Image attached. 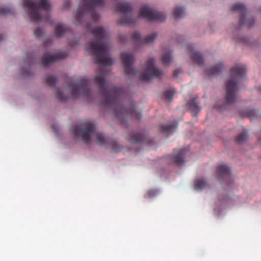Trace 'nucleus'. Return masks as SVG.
<instances>
[{"mask_svg": "<svg viewBox=\"0 0 261 261\" xmlns=\"http://www.w3.org/2000/svg\"><path fill=\"white\" fill-rule=\"evenodd\" d=\"M130 143H140L145 141V137L143 135L138 133H132L128 139Z\"/></svg>", "mask_w": 261, "mask_h": 261, "instance_id": "nucleus-18", "label": "nucleus"}, {"mask_svg": "<svg viewBox=\"0 0 261 261\" xmlns=\"http://www.w3.org/2000/svg\"><path fill=\"white\" fill-rule=\"evenodd\" d=\"M184 14V9L181 7H176L173 12L174 18H178Z\"/></svg>", "mask_w": 261, "mask_h": 261, "instance_id": "nucleus-25", "label": "nucleus"}, {"mask_svg": "<svg viewBox=\"0 0 261 261\" xmlns=\"http://www.w3.org/2000/svg\"><path fill=\"white\" fill-rule=\"evenodd\" d=\"M121 58L124 65L125 73L128 75H138L140 80L149 81L154 77H160L163 74L162 71L155 66L154 58L149 59L146 61L145 70L140 74H138V71L132 68V65L135 61L132 53L123 52L121 54Z\"/></svg>", "mask_w": 261, "mask_h": 261, "instance_id": "nucleus-3", "label": "nucleus"}, {"mask_svg": "<svg viewBox=\"0 0 261 261\" xmlns=\"http://www.w3.org/2000/svg\"><path fill=\"white\" fill-rule=\"evenodd\" d=\"M177 126V123L172 124L162 125L160 127L161 132L163 133H172L174 132Z\"/></svg>", "mask_w": 261, "mask_h": 261, "instance_id": "nucleus-19", "label": "nucleus"}, {"mask_svg": "<svg viewBox=\"0 0 261 261\" xmlns=\"http://www.w3.org/2000/svg\"><path fill=\"white\" fill-rule=\"evenodd\" d=\"M36 3L33 0H24L23 6L27 10L29 18L32 21L39 23L43 20L46 21L51 24L49 12L50 10V4L49 0H38Z\"/></svg>", "mask_w": 261, "mask_h": 261, "instance_id": "nucleus-4", "label": "nucleus"}, {"mask_svg": "<svg viewBox=\"0 0 261 261\" xmlns=\"http://www.w3.org/2000/svg\"><path fill=\"white\" fill-rule=\"evenodd\" d=\"M188 105L193 116H196L201 110V108L198 105L196 97L189 100Z\"/></svg>", "mask_w": 261, "mask_h": 261, "instance_id": "nucleus-16", "label": "nucleus"}, {"mask_svg": "<svg viewBox=\"0 0 261 261\" xmlns=\"http://www.w3.org/2000/svg\"><path fill=\"white\" fill-rule=\"evenodd\" d=\"M41 34H42V31L40 28H37L34 32L35 36H36V38H38L41 37Z\"/></svg>", "mask_w": 261, "mask_h": 261, "instance_id": "nucleus-31", "label": "nucleus"}, {"mask_svg": "<svg viewBox=\"0 0 261 261\" xmlns=\"http://www.w3.org/2000/svg\"><path fill=\"white\" fill-rule=\"evenodd\" d=\"M256 112L254 110H249L246 112V116L249 118H253L255 116Z\"/></svg>", "mask_w": 261, "mask_h": 261, "instance_id": "nucleus-29", "label": "nucleus"}, {"mask_svg": "<svg viewBox=\"0 0 261 261\" xmlns=\"http://www.w3.org/2000/svg\"><path fill=\"white\" fill-rule=\"evenodd\" d=\"M180 72H181L180 69H176L174 71L173 75L174 77H176Z\"/></svg>", "mask_w": 261, "mask_h": 261, "instance_id": "nucleus-32", "label": "nucleus"}, {"mask_svg": "<svg viewBox=\"0 0 261 261\" xmlns=\"http://www.w3.org/2000/svg\"><path fill=\"white\" fill-rule=\"evenodd\" d=\"M140 16L149 21L159 22H163L166 19L164 14L155 11L147 6H144L140 9Z\"/></svg>", "mask_w": 261, "mask_h": 261, "instance_id": "nucleus-9", "label": "nucleus"}, {"mask_svg": "<svg viewBox=\"0 0 261 261\" xmlns=\"http://www.w3.org/2000/svg\"><path fill=\"white\" fill-rule=\"evenodd\" d=\"M217 173L220 179H225L226 181H231L230 169L225 164H221L217 167Z\"/></svg>", "mask_w": 261, "mask_h": 261, "instance_id": "nucleus-13", "label": "nucleus"}, {"mask_svg": "<svg viewBox=\"0 0 261 261\" xmlns=\"http://www.w3.org/2000/svg\"><path fill=\"white\" fill-rule=\"evenodd\" d=\"M70 5V2L68 0H67L64 4V7L65 9H67L69 8Z\"/></svg>", "mask_w": 261, "mask_h": 261, "instance_id": "nucleus-33", "label": "nucleus"}, {"mask_svg": "<svg viewBox=\"0 0 261 261\" xmlns=\"http://www.w3.org/2000/svg\"><path fill=\"white\" fill-rule=\"evenodd\" d=\"M189 53L193 62L198 65H202L203 64V58L201 54L197 51H194L193 47L189 46Z\"/></svg>", "mask_w": 261, "mask_h": 261, "instance_id": "nucleus-15", "label": "nucleus"}, {"mask_svg": "<svg viewBox=\"0 0 261 261\" xmlns=\"http://www.w3.org/2000/svg\"><path fill=\"white\" fill-rule=\"evenodd\" d=\"M158 194V191L156 190L152 189L147 191V194L149 197H152Z\"/></svg>", "mask_w": 261, "mask_h": 261, "instance_id": "nucleus-30", "label": "nucleus"}, {"mask_svg": "<svg viewBox=\"0 0 261 261\" xmlns=\"http://www.w3.org/2000/svg\"><path fill=\"white\" fill-rule=\"evenodd\" d=\"M56 97L60 101H65L67 99V97L64 95L63 92L58 89H56Z\"/></svg>", "mask_w": 261, "mask_h": 261, "instance_id": "nucleus-28", "label": "nucleus"}, {"mask_svg": "<svg viewBox=\"0 0 261 261\" xmlns=\"http://www.w3.org/2000/svg\"><path fill=\"white\" fill-rule=\"evenodd\" d=\"M157 37L156 33L152 34L146 36L145 38L141 37L140 34L138 32H135L133 34V38L136 43L145 44L152 43Z\"/></svg>", "mask_w": 261, "mask_h": 261, "instance_id": "nucleus-14", "label": "nucleus"}, {"mask_svg": "<svg viewBox=\"0 0 261 261\" xmlns=\"http://www.w3.org/2000/svg\"><path fill=\"white\" fill-rule=\"evenodd\" d=\"M70 130L75 138L81 136L83 141L86 143L93 140L98 145L111 147L115 152H118L121 150V146L116 140L109 139L98 132L91 121L88 120L78 125L73 126L70 128Z\"/></svg>", "mask_w": 261, "mask_h": 261, "instance_id": "nucleus-2", "label": "nucleus"}, {"mask_svg": "<svg viewBox=\"0 0 261 261\" xmlns=\"http://www.w3.org/2000/svg\"><path fill=\"white\" fill-rule=\"evenodd\" d=\"M246 71V67L242 64H237L230 69L231 77L226 84V94L225 99L227 104H232L236 101V93L238 90V85Z\"/></svg>", "mask_w": 261, "mask_h": 261, "instance_id": "nucleus-5", "label": "nucleus"}, {"mask_svg": "<svg viewBox=\"0 0 261 261\" xmlns=\"http://www.w3.org/2000/svg\"><path fill=\"white\" fill-rule=\"evenodd\" d=\"M69 31V29L64 25L59 24H58L55 28V34L58 37H60L64 35V34Z\"/></svg>", "mask_w": 261, "mask_h": 261, "instance_id": "nucleus-20", "label": "nucleus"}, {"mask_svg": "<svg viewBox=\"0 0 261 261\" xmlns=\"http://www.w3.org/2000/svg\"><path fill=\"white\" fill-rule=\"evenodd\" d=\"M195 188L197 190H201L207 187V183L203 179H198L195 181Z\"/></svg>", "mask_w": 261, "mask_h": 261, "instance_id": "nucleus-22", "label": "nucleus"}, {"mask_svg": "<svg viewBox=\"0 0 261 261\" xmlns=\"http://www.w3.org/2000/svg\"><path fill=\"white\" fill-rule=\"evenodd\" d=\"M84 6L80 5L74 16L76 21L81 23V19L84 17L86 12L90 13L93 21L96 22L99 18V14L94 12L96 8L102 7L104 5V0H81Z\"/></svg>", "mask_w": 261, "mask_h": 261, "instance_id": "nucleus-6", "label": "nucleus"}, {"mask_svg": "<svg viewBox=\"0 0 261 261\" xmlns=\"http://www.w3.org/2000/svg\"><path fill=\"white\" fill-rule=\"evenodd\" d=\"M68 54L65 51H59L55 54L45 53L41 60V64L44 66H48L50 64L60 59L67 57Z\"/></svg>", "mask_w": 261, "mask_h": 261, "instance_id": "nucleus-11", "label": "nucleus"}, {"mask_svg": "<svg viewBox=\"0 0 261 261\" xmlns=\"http://www.w3.org/2000/svg\"><path fill=\"white\" fill-rule=\"evenodd\" d=\"M223 67V64L221 63L217 64L216 66L206 69L205 70V73L206 75L209 76H214L218 74L222 70Z\"/></svg>", "mask_w": 261, "mask_h": 261, "instance_id": "nucleus-17", "label": "nucleus"}, {"mask_svg": "<svg viewBox=\"0 0 261 261\" xmlns=\"http://www.w3.org/2000/svg\"><path fill=\"white\" fill-rule=\"evenodd\" d=\"M232 11H237L240 15V23L241 26L246 25L247 27H251L255 23L254 20L252 18L246 19L245 14L246 13V9L245 6L241 3H236L231 6Z\"/></svg>", "mask_w": 261, "mask_h": 261, "instance_id": "nucleus-10", "label": "nucleus"}, {"mask_svg": "<svg viewBox=\"0 0 261 261\" xmlns=\"http://www.w3.org/2000/svg\"><path fill=\"white\" fill-rule=\"evenodd\" d=\"M172 61L171 53L170 51L165 52L162 56V62L164 65H169Z\"/></svg>", "mask_w": 261, "mask_h": 261, "instance_id": "nucleus-23", "label": "nucleus"}, {"mask_svg": "<svg viewBox=\"0 0 261 261\" xmlns=\"http://www.w3.org/2000/svg\"><path fill=\"white\" fill-rule=\"evenodd\" d=\"M116 11L121 13L122 16L118 21L121 24L134 25L138 18H134L132 13V7L128 2L119 3L116 5Z\"/></svg>", "mask_w": 261, "mask_h": 261, "instance_id": "nucleus-7", "label": "nucleus"}, {"mask_svg": "<svg viewBox=\"0 0 261 261\" xmlns=\"http://www.w3.org/2000/svg\"><path fill=\"white\" fill-rule=\"evenodd\" d=\"M4 39L3 35H0V42Z\"/></svg>", "mask_w": 261, "mask_h": 261, "instance_id": "nucleus-35", "label": "nucleus"}, {"mask_svg": "<svg viewBox=\"0 0 261 261\" xmlns=\"http://www.w3.org/2000/svg\"><path fill=\"white\" fill-rule=\"evenodd\" d=\"M186 150L185 149H174L173 155H168V158L170 160V163H174L177 165H181L184 162V158Z\"/></svg>", "mask_w": 261, "mask_h": 261, "instance_id": "nucleus-12", "label": "nucleus"}, {"mask_svg": "<svg viewBox=\"0 0 261 261\" xmlns=\"http://www.w3.org/2000/svg\"><path fill=\"white\" fill-rule=\"evenodd\" d=\"M259 90L261 92V86L258 87Z\"/></svg>", "mask_w": 261, "mask_h": 261, "instance_id": "nucleus-37", "label": "nucleus"}, {"mask_svg": "<svg viewBox=\"0 0 261 261\" xmlns=\"http://www.w3.org/2000/svg\"><path fill=\"white\" fill-rule=\"evenodd\" d=\"M45 82L49 86L55 87L58 81L57 77L50 74L46 75L44 79Z\"/></svg>", "mask_w": 261, "mask_h": 261, "instance_id": "nucleus-21", "label": "nucleus"}, {"mask_svg": "<svg viewBox=\"0 0 261 261\" xmlns=\"http://www.w3.org/2000/svg\"><path fill=\"white\" fill-rule=\"evenodd\" d=\"M248 135L245 132L240 134L236 138V141L238 144H241L247 140Z\"/></svg>", "mask_w": 261, "mask_h": 261, "instance_id": "nucleus-24", "label": "nucleus"}, {"mask_svg": "<svg viewBox=\"0 0 261 261\" xmlns=\"http://www.w3.org/2000/svg\"><path fill=\"white\" fill-rule=\"evenodd\" d=\"M88 30L94 35V39L87 44L85 49L94 56L96 63L101 66L99 68V73L94 77V81L100 91L102 98V105L111 109L122 124L130 118L140 120L141 113L137 111L134 103L130 104L128 107L122 105L126 91L121 87L106 86V74L103 71V66L113 64V61L110 57L109 47L104 43L108 36L107 32L101 27L88 28Z\"/></svg>", "mask_w": 261, "mask_h": 261, "instance_id": "nucleus-1", "label": "nucleus"}, {"mask_svg": "<svg viewBox=\"0 0 261 261\" xmlns=\"http://www.w3.org/2000/svg\"><path fill=\"white\" fill-rule=\"evenodd\" d=\"M68 85L71 87V96L74 99H76L81 96L85 97H90L91 90L89 88V82L86 79H81L73 84L69 82Z\"/></svg>", "mask_w": 261, "mask_h": 261, "instance_id": "nucleus-8", "label": "nucleus"}, {"mask_svg": "<svg viewBox=\"0 0 261 261\" xmlns=\"http://www.w3.org/2000/svg\"><path fill=\"white\" fill-rule=\"evenodd\" d=\"M12 10L9 7H0V16H4L12 13Z\"/></svg>", "mask_w": 261, "mask_h": 261, "instance_id": "nucleus-27", "label": "nucleus"}, {"mask_svg": "<svg viewBox=\"0 0 261 261\" xmlns=\"http://www.w3.org/2000/svg\"><path fill=\"white\" fill-rule=\"evenodd\" d=\"M29 63V64H32L33 63V61H29L28 62Z\"/></svg>", "mask_w": 261, "mask_h": 261, "instance_id": "nucleus-36", "label": "nucleus"}, {"mask_svg": "<svg viewBox=\"0 0 261 261\" xmlns=\"http://www.w3.org/2000/svg\"><path fill=\"white\" fill-rule=\"evenodd\" d=\"M175 92V90L173 88L167 90L164 92V96L167 100L171 101Z\"/></svg>", "mask_w": 261, "mask_h": 261, "instance_id": "nucleus-26", "label": "nucleus"}, {"mask_svg": "<svg viewBox=\"0 0 261 261\" xmlns=\"http://www.w3.org/2000/svg\"><path fill=\"white\" fill-rule=\"evenodd\" d=\"M22 73L24 75H27L30 74L29 70H27V71H24L23 69H22Z\"/></svg>", "mask_w": 261, "mask_h": 261, "instance_id": "nucleus-34", "label": "nucleus"}]
</instances>
